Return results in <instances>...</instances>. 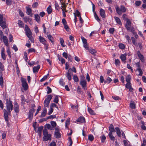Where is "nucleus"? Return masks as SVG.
<instances>
[{"label": "nucleus", "mask_w": 146, "mask_h": 146, "mask_svg": "<svg viewBox=\"0 0 146 146\" xmlns=\"http://www.w3.org/2000/svg\"><path fill=\"white\" fill-rule=\"evenodd\" d=\"M3 41L5 45L7 46H9L8 41L7 38L6 36H3Z\"/></svg>", "instance_id": "nucleus-16"}, {"label": "nucleus", "mask_w": 146, "mask_h": 146, "mask_svg": "<svg viewBox=\"0 0 146 146\" xmlns=\"http://www.w3.org/2000/svg\"><path fill=\"white\" fill-rule=\"evenodd\" d=\"M40 65H38L36 66H34L33 68V71L34 73L38 72L40 69Z\"/></svg>", "instance_id": "nucleus-21"}, {"label": "nucleus", "mask_w": 146, "mask_h": 146, "mask_svg": "<svg viewBox=\"0 0 146 146\" xmlns=\"http://www.w3.org/2000/svg\"><path fill=\"white\" fill-rule=\"evenodd\" d=\"M115 64L116 66H119L120 64L119 60L118 59H115Z\"/></svg>", "instance_id": "nucleus-49"}, {"label": "nucleus", "mask_w": 146, "mask_h": 146, "mask_svg": "<svg viewBox=\"0 0 146 146\" xmlns=\"http://www.w3.org/2000/svg\"><path fill=\"white\" fill-rule=\"evenodd\" d=\"M0 25L3 29H4L6 27V23L4 21H2L0 22Z\"/></svg>", "instance_id": "nucleus-24"}, {"label": "nucleus", "mask_w": 146, "mask_h": 146, "mask_svg": "<svg viewBox=\"0 0 146 146\" xmlns=\"http://www.w3.org/2000/svg\"><path fill=\"white\" fill-rule=\"evenodd\" d=\"M126 54H121L120 56V58L121 59V60L123 62H124V63H125L126 62Z\"/></svg>", "instance_id": "nucleus-14"}, {"label": "nucleus", "mask_w": 146, "mask_h": 146, "mask_svg": "<svg viewBox=\"0 0 146 146\" xmlns=\"http://www.w3.org/2000/svg\"><path fill=\"white\" fill-rule=\"evenodd\" d=\"M50 123L51 125L53 127V129L56 126V123L54 121H51L50 122Z\"/></svg>", "instance_id": "nucleus-45"}, {"label": "nucleus", "mask_w": 146, "mask_h": 146, "mask_svg": "<svg viewBox=\"0 0 146 146\" xmlns=\"http://www.w3.org/2000/svg\"><path fill=\"white\" fill-rule=\"evenodd\" d=\"M72 69L70 68H69L66 74V77L69 81H70L72 79L71 76L73 75V73H71Z\"/></svg>", "instance_id": "nucleus-10"}, {"label": "nucleus", "mask_w": 146, "mask_h": 146, "mask_svg": "<svg viewBox=\"0 0 146 146\" xmlns=\"http://www.w3.org/2000/svg\"><path fill=\"white\" fill-rule=\"evenodd\" d=\"M87 50H88L89 51V52L91 53L93 55H95V53L96 52V51L95 50L93 49L92 48L91 49H89V48H88V49H87Z\"/></svg>", "instance_id": "nucleus-25"}, {"label": "nucleus", "mask_w": 146, "mask_h": 146, "mask_svg": "<svg viewBox=\"0 0 146 146\" xmlns=\"http://www.w3.org/2000/svg\"><path fill=\"white\" fill-rule=\"evenodd\" d=\"M88 110L89 112L91 114L94 115L95 114L94 111L91 108H88Z\"/></svg>", "instance_id": "nucleus-33"}, {"label": "nucleus", "mask_w": 146, "mask_h": 146, "mask_svg": "<svg viewBox=\"0 0 146 146\" xmlns=\"http://www.w3.org/2000/svg\"><path fill=\"white\" fill-rule=\"evenodd\" d=\"M143 143H142L141 146H145V145H146V140H145V139H143Z\"/></svg>", "instance_id": "nucleus-64"}, {"label": "nucleus", "mask_w": 146, "mask_h": 146, "mask_svg": "<svg viewBox=\"0 0 146 146\" xmlns=\"http://www.w3.org/2000/svg\"><path fill=\"white\" fill-rule=\"evenodd\" d=\"M131 87V83L130 82H127L125 85V87L126 88L129 89Z\"/></svg>", "instance_id": "nucleus-56"}, {"label": "nucleus", "mask_w": 146, "mask_h": 146, "mask_svg": "<svg viewBox=\"0 0 146 146\" xmlns=\"http://www.w3.org/2000/svg\"><path fill=\"white\" fill-rule=\"evenodd\" d=\"M44 137L42 138V140L44 141H47L48 140H51V135L48 133L47 130L45 128L43 131Z\"/></svg>", "instance_id": "nucleus-1"}, {"label": "nucleus", "mask_w": 146, "mask_h": 146, "mask_svg": "<svg viewBox=\"0 0 146 146\" xmlns=\"http://www.w3.org/2000/svg\"><path fill=\"white\" fill-rule=\"evenodd\" d=\"M138 56L141 60L142 62H144L145 61L144 58L142 55L139 51H138L137 52Z\"/></svg>", "instance_id": "nucleus-13"}, {"label": "nucleus", "mask_w": 146, "mask_h": 146, "mask_svg": "<svg viewBox=\"0 0 146 146\" xmlns=\"http://www.w3.org/2000/svg\"><path fill=\"white\" fill-rule=\"evenodd\" d=\"M21 81L22 82V85L25 90H26L28 88V84L26 82V79L23 78H21Z\"/></svg>", "instance_id": "nucleus-6"}, {"label": "nucleus", "mask_w": 146, "mask_h": 146, "mask_svg": "<svg viewBox=\"0 0 146 146\" xmlns=\"http://www.w3.org/2000/svg\"><path fill=\"white\" fill-rule=\"evenodd\" d=\"M1 58L4 60H6V56L5 53H1Z\"/></svg>", "instance_id": "nucleus-59"}, {"label": "nucleus", "mask_w": 146, "mask_h": 146, "mask_svg": "<svg viewBox=\"0 0 146 146\" xmlns=\"http://www.w3.org/2000/svg\"><path fill=\"white\" fill-rule=\"evenodd\" d=\"M81 39L84 44V46L86 49H88V45L87 42V40L84 37H82Z\"/></svg>", "instance_id": "nucleus-11"}, {"label": "nucleus", "mask_w": 146, "mask_h": 146, "mask_svg": "<svg viewBox=\"0 0 146 146\" xmlns=\"http://www.w3.org/2000/svg\"><path fill=\"white\" fill-rule=\"evenodd\" d=\"M7 52L10 58L11 57V53L10 52V49L8 47L7 48Z\"/></svg>", "instance_id": "nucleus-34"}, {"label": "nucleus", "mask_w": 146, "mask_h": 146, "mask_svg": "<svg viewBox=\"0 0 146 146\" xmlns=\"http://www.w3.org/2000/svg\"><path fill=\"white\" fill-rule=\"evenodd\" d=\"M46 127L49 130H54L53 127L49 124H47L46 125Z\"/></svg>", "instance_id": "nucleus-28"}, {"label": "nucleus", "mask_w": 146, "mask_h": 146, "mask_svg": "<svg viewBox=\"0 0 146 146\" xmlns=\"http://www.w3.org/2000/svg\"><path fill=\"white\" fill-rule=\"evenodd\" d=\"M78 122H80L82 123H84L85 122V118L83 117H80L77 120Z\"/></svg>", "instance_id": "nucleus-22"}, {"label": "nucleus", "mask_w": 146, "mask_h": 146, "mask_svg": "<svg viewBox=\"0 0 146 146\" xmlns=\"http://www.w3.org/2000/svg\"><path fill=\"white\" fill-rule=\"evenodd\" d=\"M18 24L20 27H23L24 26V24L23 23L21 20H19L18 21Z\"/></svg>", "instance_id": "nucleus-38"}, {"label": "nucleus", "mask_w": 146, "mask_h": 146, "mask_svg": "<svg viewBox=\"0 0 146 146\" xmlns=\"http://www.w3.org/2000/svg\"><path fill=\"white\" fill-rule=\"evenodd\" d=\"M58 60L59 61H60L61 62V63L62 64H64L65 62V60L62 58H60L59 57Z\"/></svg>", "instance_id": "nucleus-50"}, {"label": "nucleus", "mask_w": 146, "mask_h": 146, "mask_svg": "<svg viewBox=\"0 0 146 146\" xmlns=\"http://www.w3.org/2000/svg\"><path fill=\"white\" fill-rule=\"evenodd\" d=\"M108 135L111 140L114 141L115 140V137L112 135V133H109Z\"/></svg>", "instance_id": "nucleus-26"}, {"label": "nucleus", "mask_w": 146, "mask_h": 146, "mask_svg": "<svg viewBox=\"0 0 146 146\" xmlns=\"http://www.w3.org/2000/svg\"><path fill=\"white\" fill-rule=\"evenodd\" d=\"M6 100L7 111L11 112L13 108L12 102L8 99H6Z\"/></svg>", "instance_id": "nucleus-2"}, {"label": "nucleus", "mask_w": 146, "mask_h": 146, "mask_svg": "<svg viewBox=\"0 0 146 146\" xmlns=\"http://www.w3.org/2000/svg\"><path fill=\"white\" fill-rule=\"evenodd\" d=\"M54 107H55L56 108L58 109V108L57 106V105L55 104L52 103L51 105L50 106V108H52Z\"/></svg>", "instance_id": "nucleus-61"}, {"label": "nucleus", "mask_w": 146, "mask_h": 146, "mask_svg": "<svg viewBox=\"0 0 146 146\" xmlns=\"http://www.w3.org/2000/svg\"><path fill=\"white\" fill-rule=\"evenodd\" d=\"M130 107L132 109H134L135 108V106L134 102L130 103Z\"/></svg>", "instance_id": "nucleus-41"}, {"label": "nucleus", "mask_w": 146, "mask_h": 146, "mask_svg": "<svg viewBox=\"0 0 146 146\" xmlns=\"http://www.w3.org/2000/svg\"><path fill=\"white\" fill-rule=\"evenodd\" d=\"M24 58L25 59V60L26 62L28 60L27 54L26 52H25L24 53Z\"/></svg>", "instance_id": "nucleus-58"}, {"label": "nucleus", "mask_w": 146, "mask_h": 146, "mask_svg": "<svg viewBox=\"0 0 146 146\" xmlns=\"http://www.w3.org/2000/svg\"><path fill=\"white\" fill-rule=\"evenodd\" d=\"M101 141L102 143H104L106 139V137L104 135H103L101 137Z\"/></svg>", "instance_id": "nucleus-44"}, {"label": "nucleus", "mask_w": 146, "mask_h": 146, "mask_svg": "<svg viewBox=\"0 0 146 146\" xmlns=\"http://www.w3.org/2000/svg\"><path fill=\"white\" fill-rule=\"evenodd\" d=\"M112 81V79L111 78L109 77H108L106 79V81H105L104 82V83H107L108 84H109Z\"/></svg>", "instance_id": "nucleus-39"}, {"label": "nucleus", "mask_w": 146, "mask_h": 146, "mask_svg": "<svg viewBox=\"0 0 146 146\" xmlns=\"http://www.w3.org/2000/svg\"><path fill=\"white\" fill-rule=\"evenodd\" d=\"M48 39L51 41V42L53 44L54 42V39L52 36L50 35H48V33H46Z\"/></svg>", "instance_id": "nucleus-19"}, {"label": "nucleus", "mask_w": 146, "mask_h": 146, "mask_svg": "<svg viewBox=\"0 0 146 146\" xmlns=\"http://www.w3.org/2000/svg\"><path fill=\"white\" fill-rule=\"evenodd\" d=\"M39 39L40 42L43 44L46 43L47 42L45 39L41 36H39Z\"/></svg>", "instance_id": "nucleus-15"}, {"label": "nucleus", "mask_w": 146, "mask_h": 146, "mask_svg": "<svg viewBox=\"0 0 146 146\" xmlns=\"http://www.w3.org/2000/svg\"><path fill=\"white\" fill-rule=\"evenodd\" d=\"M35 19L38 22L40 21V17L38 14H35Z\"/></svg>", "instance_id": "nucleus-42"}, {"label": "nucleus", "mask_w": 146, "mask_h": 146, "mask_svg": "<svg viewBox=\"0 0 146 146\" xmlns=\"http://www.w3.org/2000/svg\"><path fill=\"white\" fill-rule=\"evenodd\" d=\"M48 13V14H50L52 12V9L50 6H49L47 9Z\"/></svg>", "instance_id": "nucleus-31"}, {"label": "nucleus", "mask_w": 146, "mask_h": 146, "mask_svg": "<svg viewBox=\"0 0 146 146\" xmlns=\"http://www.w3.org/2000/svg\"><path fill=\"white\" fill-rule=\"evenodd\" d=\"M131 40H132V42L133 44H134L136 46H137V45L135 42H136L135 39L133 37H131Z\"/></svg>", "instance_id": "nucleus-51"}, {"label": "nucleus", "mask_w": 146, "mask_h": 146, "mask_svg": "<svg viewBox=\"0 0 146 146\" xmlns=\"http://www.w3.org/2000/svg\"><path fill=\"white\" fill-rule=\"evenodd\" d=\"M94 16L95 19L98 21L99 22L100 21V19L99 17L96 14V12H94Z\"/></svg>", "instance_id": "nucleus-32"}, {"label": "nucleus", "mask_w": 146, "mask_h": 146, "mask_svg": "<svg viewBox=\"0 0 146 146\" xmlns=\"http://www.w3.org/2000/svg\"><path fill=\"white\" fill-rule=\"evenodd\" d=\"M25 33L27 36L30 40L31 42H34V40L33 37L32 36V33L31 30H29L28 31L25 32Z\"/></svg>", "instance_id": "nucleus-8"}, {"label": "nucleus", "mask_w": 146, "mask_h": 146, "mask_svg": "<svg viewBox=\"0 0 146 146\" xmlns=\"http://www.w3.org/2000/svg\"><path fill=\"white\" fill-rule=\"evenodd\" d=\"M68 143L69 144L68 146H71L72 144V141L71 137H68Z\"/></svg>", "instance_id": "nucleus-37"}, {"label": "nucleus", "mask_w": 146, "mask_h": 146, "mask_svg": "<svg viewBox=\"0 0 146 146\" xmlns=\"http://www.w3.org/2000/svg\"><path fill=\"white\" fill-rule=\"evenodd\" d=\"M47 112V110L46 108H44L43 111L41 113V116L42 117H44L46 115Z\"/></svg>", "instance_id": "nucleus-27"}, {"label": "nucleus", "mask_w": 146, "mask_h": 146, "mask_svg": "<svg viewBox=\"0 0 146 146\" xmlns=\"http://www.w3.org/2000/svg\"><path fill=\"white\" fill-rule=\"evenodd\" d=\"M61 4L62 5L61 8L62 9V10L64 9V10H66L65 9L66 7V5L64 3L61 2Z\"/></svg>", "instance_id": "nucleus-46"}, {"label": "nucleus", "mask_w": 146, "mask_h": 146, "mask_svg": "<svg viewBox=\"0 0 146 146\" xmlns=\"http://www.w3.org/2000/svg\"><path fill=\"white\" fill-rule=\"evenodd\" d=\"M100 14L102 18H105L106 16L105 15V11L104 10L102 9H101L100 11Z\"/></svg>", "instance_id": "nucleus-18"}, {"label": "nucleus", "mask_w": 146, "mask_h": 146, "mask_svg": "<svg viewBox=\"0 0 146 146\" xmlns=\"http://www.w3.org/2000/svg\"><path fill=\"white\" fill-rule=\"evenodd\" d=\"M125 27L127 31L131 32H133L135 31L134 27L132 26L131 27V22L129 20H127V21L125 25Z\"/></svg>", "instance_id": "nucleus-3"}, {"label": "nucleus", "mask_w": 146, "mask_h": 146, "mask_svg": "<svg viewBox=\"0 0 146 146\" xmlns=\"http://www.w3.org/2000/svg\"><path fill=\"white\" fill-rule=\"evenodd\" d=\"M141 124L142 125L141 126V128L143 130H145L146 129V127L144 125V122L142 121Z\"/></svg>", "instance_id": "nucleus-55"}, {"label": "nucleus", "mask_w": 146, "mask_h": 146, "mask_svg": "<svg viewBox=\"0 0 146 146\" xmlns=\"http://www.w3.org/2000/svg\"><path fill=\"white\" fill-rule=\"evenodd\" d=\"M109 128L110 130L109 133H112L113 132H115V131L114 128L112 124L110 125L109 127Z\"/></svg>", "instance_id": "nucleus-20"}, {"label": "nucleus", "mask_w": 146, "mask_h": 146, "mask_svg": "<svg viewBox=\"0 0 146 146\" xmlns=\"http://www.w3.org/2000/svg\"><path fill=\"white\" fill-rule=\"evenodd\" d=\"M47 88L48 90V91H47V94H49L52 91V89L51 88L49 87V86H47Z\"/></svg>", "instance_id": "nucleus-57"}, {"label": "nucleus", "mask_w": 146, "mask_h": 146, "mask_svg": "<svg viewBox=\"0 0 146 146\" xmlns=\"http://www.w3.org/2000/svg\"><path fill=\"white\" fill-rule=\"evenodd\" d=\"M73 79L74 81L76 82H77L78 81L79 79L77 76L74 75L73 76Z\"/></svg>", "instance_id": "nucleus-48"}, {"label": "nucleus", "mask_w": 146, "mask_h": 146, "mask_svg": "<svg viewBox=\"0 0 146 146\" xmlns=\"http://www.w3.org/2000/svg\"><path fill=\"white\" fill-rule=\"evenodd\" d=\"M86 84L87 82L86 80L80 81V84L81 85L85 90H86L87 89V88H86Z\"/></svg>", "instance_id": "nucleus-12"}, {"label": "nucleus", "mask_w": 146, "mask_h": 146, "mask_svg": "<svg viewBox=\"0 0 146 146\" xmlns=\"http://www.w3.org/2000/svg\"><path fill=\"white\" fill-rule=\"evenodd\" d=\"M53 102L56 103H58V97L56 96L53 100Z\"/></svg>", "instance_id": "nucleus-52"}, {"label": "nucleus", "mask_w": 146, "mask_h": 146, "mask_svg": "<svg viewBox=\"0 0 146 146\" xmlns=\"http://www.w3.org/2000/svg\"><path fill=\"white\" fill-rule=\"evenodd\" d=\"M114 18L117 23L119 24V25H121L122 24L121 21L120 19L118 17H114Z\"/></svg>", "instance_id": "nucleus-23"}, {"label": "nucleus", "mask_w": 146, "mask_h": 146, "mask_svg": "<svg viewBox=\"0 0 146 146\" xmlns=\"http://www.w3.org/2000/svg\"><path fill=\"white\" fill-rule=\"evenodd\" d=\"M6 3L8 5H10L11 4V0H6Z\"/></svg>", "instance_id": "nucleus-62"}, {"label": "nucleus", "mask_w": 146, "mask_h": 146, "mask_svg": "<svg viewBox=\"0 0 146 146\" xmlns=\"http://www.w3.org/2000/svg\"><path fill=\"white\" fill-rule=\"evenodd\" d=\"M0 85L2 88L3 86V80L2 76L0 77Z\"/></svg>", "instance_id": "nucleus-30"}, {"label": "nucleus", "mask_w": 146, "mask_h": 146, "mask_svg": "<svg viewBox=\"0 0 146 146\" xmlns=\"http://www.w3.org/2000/svg\"><path fill=\"white\" fill-rule=\"evenodd\" d=\"M14 110L15 112L17 113L19 112V105L17 103H16L15 104L14 107Z\"/></svg>", "instance_id": "nucleus-17"}, {"label": "nucleus", "mask_w": 146, "mask_h": 146, "mask_svg": "<svg viewBox=\"0 0 146 146\" xmlns=\"http://www.w3.org/2000/svg\"><path fill=\"white\" fill-rule=\"evenodd\" d=\"M60 41L61 44L63 47H64V41L63 38H61L60 39Z\"/></svg>", "instance_id": "nucleus-40"}, {"label": "nucleus", "mask_w": 146, "mask_h": 146, "mask_svg": "<svg viewBox=\"0 0 146 146\" xmlns=\"http://www.w3.org/2000/svg\"><path fill=\"white\" fill-rule=\"evenodd\" d=\"M62 55L66 59H67L68 56V55L67 53L65 52H64L62 54Z\"/></svg>", "instance_id": "nucleus-60"}, {"label": "nucleus", "mask_w": 146, "mask_h": 146, "mask_svg": "<svg viewBox=\"0 0 146 146\" xmlns=\"http://www.w3.org/2000/svg\"><path fill=\"white\" fill-rule=\"evenodd\" d=\"M114 31V29L113 28H110L109 30L110 33L111 34H112L113 33Z\"/></svg>", "instance_id": "nucleus-63"}, {"label": "nucleus", "mask_w": 146, "mask_h": 146, "mask_svg": "<svg viewBox=\"0 0 146 146\" xmlns=\"http://www.w3.org/2000/svg\"><path fill=\"white\" fill-rule=\"evenodd\" d=\"M52 97V96L51 95H48L47 96L44 102V108H46V107H48L49 104Z\"/></svg>", "instance_id": "nucleus-5"}, {"label": "nucleus", "mask_w": 146, "mask_h": 146, "mask_svg": "<svg viewBox=\"0 0 146 146\" xmlns=\"http://www.w3.org/2000/svg\"><path fill=\"white\" fill-rule=\"evenodd\" d=\"M131 79V76L129 75L127 76L126 77V80L127 82H130Z\"/></svg>", "instance_id": "nucleus-36"}, {"label": "nucleus", "mask_w": 146, "mask_h": 146, "mask_svg": "<svg viewBox=\"0 0 146 146\" xmlns=\"http://www.w3.org/2000/svg\"><path fill=\"white\" fill-rule=\"evenodd\" d=\"M136 70L138 71L139 72V74H138L139 76H142V74H143V72H142V70L141 69V68L137 69Z\"/></svg>", "instance_id": "nucleus-47"}, {"label": "nucleus", "mask_w": 146, "mask_h": 146, "mask_svg": "<svg viewBox=\"0 0 146 146\" xmlns=\"http://www.w3.org/2000/svg\"><path fill=\"white\" fill-rule=\"evenodd\" d=\"M54 136L56 138H59L60 137V134L58 131L55 133Z\"/></svg>", "instance_id": "nucleus-29"}, {"label": "nucleus", "mask_w": 146, "mask_h": 146, "mask_svg": "<svg viewBox=\"0 0 146 146\" xmlns=\"http://www.w3.org/2000/svg\"><path fill=\"white\" fill-rule=\"evenodd\" d=\"M75 13L76 16H77L79 17H80V16H81L80 13L78 10H76Z\"/></svg>", "instance_id": "nucleus-54"}, {"label": "nucleus", "mask_w": 146, "mask_h": 146, "mask_svg": "<svg viewBox=\"0 0 146 146\" xmlns=\"http://www.w3.org/2000/svg\"><path fill=\"white\" fill-rule=\"evenodd\" d=\"M3 112L5 119L6 122H8L9 121L8 115L10 114L11 112H9L5 109L3 110Z\"/></svg>", "instance_id": "nucleus-7"}, {"label": "nucleus", "mask_w": 146, "mask_h": 146, "mask_svg": "<svg viewBox=\"0 0 146 146\" xmlns=\"http://www.w3.org/2000/svg\"><path fill=\"white\" fill-rule=\"evenodd\" d=\"M116 9L117 13L119 15H121L123 13L125 12L126 11L125 7L122 5L120 7H117Z\"/></svg>", "instance_id": "nucleus-4"}, {"label": "nucleus", "mask_w": 146, "mask_h": 146, "mask_svg": "<svg viewBox=\"0 0 146 146\" xmlns=\"http://www.w3.org/2000/svg\"><path fill=\"white\" fill-rule=\"evenodd\" d=\"M27 13L28 15H32L31 9L30 8H27Z\"/></svg>", "instance_id": "nucleus-35"}, {"label": "nucleus", "mask_w": 146, "mask_h": 146, "mask_svg": "<svg viewBox=\"0 0 146 146\" xmlns=\"http://www.w3.org/2000/svg\"><path fill=\"white\" fill-rule=\"evenodd\" d=\"M34 128L35 130L38 133L40 137L41 136L42 131L43 129V127L42 126H40L38 128V129L36 131L37 127L34 126Z\"/></svg>", "instance_id": "nucleus-9"}, {"label": "nucleus", "mask_w": 146, "mask_h": 146, "mask_svg": "<svg viewBox=\"0 0 146 146\" xmlns=\"http://www.w3.org/2000/svg\"><path fill=\"white\" fill-rule=\"evenodd\" d=\"M119 48L121 49H124L125 47L124 45L122 43L120 44H119Z\"/></svg>", "instance_id": "nucleus-53"}, {"label": "nucleus", "mask_w": 146, "mask_h": 146, "mask_svg": "<svg viewBox=\"0 0 146 146\" xmlns=\"http://www.w3.org/2000/svg\"><path fill=\"white\" fill-rule=\"evenodd\" d=\"M88 139L89 140L92 141L94 140V137L92 135H89L88 136Z\"/></svg>", "instance_id": "nucleus-43"}]
</instances>
